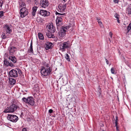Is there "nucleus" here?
Masks as SVG:
<instances>
[{"instance_id":"1","label":"nucleus","mask_w":131,"mask_h":131,"mask_svg":"<svg viewBox=\"0 0 131 131\" xmlns=\"http://www.w3.org/2000/svg\"><path fill=\"white\" fill-rule=\"evenodd\" d=\"M18 106L13 104L9 107H7L4 111L5 113H12L14 112L17 108Z\"/></svg>"},{"instance_id":"2","label":"nucleus","mask_w":131,"mask_h":131,"mask_svg":"<svg viewBox=\"0 0 131 131\" xmlns=\"http://www.w3.org/2000/svg\"><path fill=\"white\" fill-rule=\"evenodd\" d=\"M21 72V70L19 69H13L9 72L10 77L16 78L18 77V73Z\"/></svg>"},{"instance_id":"3","label":"nucleus","mask_w":131,"mask_h":131,"mask_svg":"<svg viewBox=\"0 0 131 131\" xmlns=\"http://www.w3.org/2000/svg\"><path fill=\"white\" fill-rule=\"evenodd\" d=\"M51 71V69H49L47 68H46L43 67H42L41 69V74L43 76H46L50 74Z\"/></svg>"},{"instance_id":"4","label":"nucleus","mask_w":131,"mask_h":131,"mask_svg":"<svg viewBox=\"0 0 131 131\" xmlns=\"http://www.w3.org/2000/svg\"><path fill=\"white\" fill-rule=\"evenodd\" d=\"M19 14H20V17L23 18L28 15V10L25 7H23L20 9Z\"/></svg>"},{"instance_id":"5","label":"nucleus","mask_w":131,"mask_h":131,"mask_svg":"<svg viewBox=\"0 0 131 131\" xmlns=\"http://www.w3.org/2000/svg\"><path fill=\"white\" fill-rule=\"evenodd\" d=\"M60 50L62 51H65L66 49H68L70 48V46L68 43L65 42L61 43L59 45Z\"/></svg>"},{"instance_id":"6","label":"nucleus","mask_w":131,"mask_h":131,"mask_svg":"<svg viewBox=\"0 0 131 131\" xmlns=\"http://www.w3.org/2000/svg\"><path fill=\"white\" fill-rule=\"evenodd\" d=\"M7 118L8 120L13 122H16L18 119L17 116L12 114H8Z\"/></svg>"},{"instance_id":"7","label":"nucleus","mask_w":131,"mask_h":131,"mask_svg":"<svg viewBox=\"0 0 131 131\" xmlns=\"http://www.w3.org/2000/svg\"><path fill=\"white\" fill-rule=\"evenodd\" d=\"M46 28L48 31L54 33L56 30L55 28L52 23H49L47 26Z\"/></svg>"},{"instance_id":"8","label":"nucleus","mask_w":131,"mask_h":131,"mask_svg":"<svg viewBox=\"0 0 131 131\" xmlns=\"http://www.w3.org/2000/svg\"><path fill=\"white\" fill-rule=\"evenodd\" d=\"M49 3L48 0H41L40 5L43 8H46L49 5Z\"/></svg>"},{"instance_id":"9","label":"nucleus","mask_w":131,"mask_h":131,"mask_svg":"<svg viewBox=\"0 0 131 131\" xmlns=\"http://www.w3.org/2000/svg\"><path fill=\"white\" fill-rule=\"evenodd\" d=\"M66 7V4L63 5L60 4L59 5L58 7L57 8V10L59 12L63 13Z\"/></svg>"},{"instance_id":"10","label":"nucleus","mask_w":131,"mask_h":131,"mask_svg":"<svg viewBox=\"0 0 131 131\" xmlns=\"http://www.w3.org/2000/svg\"><path fill=\"white\" fill-rule=\"evenodd\" d=\"M39 13L41 15L44 17L49 16L50 14L49 11L42 9L40 10Z\"/></svg>"},{"instance_id":"11","label":"nucleus","mask_w":131,"mask_h":131,"mask_svg":"<svg viewBox=\"0 0 131 131\" xmlns=\"http://www.w3.org/2000/svg\"><path fill=\"white\" fill-rule=\"evenodd\" d=\"M60 16H58L56 20V22L57 26H60L62 24V19Z\"/></svg>"},{"instance_id":"12","label":"nucleus","mask_w":131,"mask_h":131,"mask_svg":"<svg viewBox=\"0 0 131 131\" xmlns=\"http://www.w3.org/2000/svg\"><path fill=\"white\" fill-rule=\"evenodd\" d=\"M53 46V44L49 41L46 42L45 45V47L46 50L52 48Z\"/></svg>"},{"instance_id":"13","label":"nucleus","mask_w":131,"mask_h":131,"mask_svg":"<svg viewBox=\"0 0 131 131\" xmlns=\"http://www.w3.org/2000/svg\"><path fill=\"white\" fill-rule=\"evenodd\" d=\"M28 103L27 104L28 105H30L32 106L34 105L35 104V101L34 100V99L31 97H28Z\"/></svg>"},{"instance_id":"14","label":"nucleus","mask_w":131,"mask_h":131,"mask_svg":"<svg viewBox=\"0 0 131 131\" xmlns=\"http://www.w3.org/2000/svg\"><path fill=\"white\" fill-rule=\"evenodd\" d=\"M66 30L62 28L59 32V36L61 37H63L65 35Z\"/></svg>"},{"instance_id":"15","label":"nucleus","mask_w":131,"mask_h":131,"mask_svg":"<svg viewBox=\"0 0 131 131\" xmlns=\"http://www.w3.org/2000/svg\"><path fill=\"white\" fill-rule=\"evenodd\" d=\"M16 48L14 47H10L8 48V50L9 51L10 54L12 55L14 53Z\"/></svg>"},{"instance_id":"16","label":"nucleus","mask_w":131,"mask_h":131,"mask_svg":"<svg viewBox=\"0 0 131 131\" xmlns=\"http://www.w3.org/2000/svg\"><path fill=\"white\" fill-rule=\"evenodd\" d=\"M4 63L5 66H9L11 67L14 66V65L11 62L7 61V60L5 59L4 60Z\"/></svg>"},{"instance_id":"17","label":"nucleus","mask_w":131,"mask_h":131,"mask_svg":"<svg viewBox=\"0 0 131 131\" xmlns=\"http://www.w3.org/2000/svg\"><path fill=\"white\" fill-rule=\"evenodd\" d=\"M4 28H5L6 32L7 33L10 34L12 31V30L10 29L8 25H5L4 27Z\"/></svg>"},{"instance_id":"18","label":"nucleus","mask_w":131,"mask_h":131,"mask_svg":"<svg viewBox=\"0 0 131 131\" xmlns=\"http://www.w3.org/2000/svg\"><path fill=\"white\" fill-rule=\"evenodd\" d=\"M9 83L11 85H14L16 83V80L12 78H9Z\"/></svg>"},{"instance_id":"19","label":"nucleus","mask_w":131,"mask_h":131,"mask_svg":"<svg viewBox=\"0 0 131 131\" xmlns=\"http://www.w3.org/2000/svg\"><path fill=\"white\" fill-rule=\"evenodd\" d=\"M9 59L15 63L16 62V59L15 57L13 55L10 56L9 57Z\"/></svg>"},{"instance_id":"20","label":"nucleus","mask_w":131,"mask_h":131,"mask_svg":"<svg viewBox=\"0 0 131 131\" xmlns=\"http://www.w3.org/2000/svg\"><path fill=\"white\" fill-rule=\"evenodd\" d=\"M53 33L52 32L48 31V32L46 33V35L49 38H54V36Z\"/></svg>"},{"instance_id":"21","label":"nucleus","mask_w":131,"mask_h":131,"mask_svg":"<svg viewBox=\"0 0 131 131\" xmlns=\"http://www.w3.org/2000/svg\"><path fill=\"white\" fill-rule=\"evenodd\" d=\"M38 7L36 6H34L32 9V14L33 16H35L36 14V12Z\"/></svg>"},{"instance_id":"22","label":"nucleus","mask_w":131,"mask_h":131,"mask_svg":"<svg viewBox=\"0 0 131 131\" xmlns=\"http://www.w3.org/2000/svg\"><path fill=\"white\" fill-rule=\"evenodd\" d=\"M126 13L129 15H131V4L127 8L126 10Z\"/></svg>"},{"instance_id":"23","label":"nucleus","mask_w":131,"mask_h":131,"mask_svg":"<svg viewBox=\"0 0 131 131\" xmlns=\"http://www.w3.org/2000/svg\"><path fill=\"white\" fill-rule=\"evenodd\" d=\"M32 41H31V43L30 44V49L28 50V51L30 53H33V50L32 49Z\"/></svg>"},{"instance_id":"24","label":"nucleus","mask_w":131,"mask_h":131,"mask_svg":"<svg viewBox=\"0 0 131 131\" xmlns=\"http://www.w3.org/2000/svg\"><path fill=\"white\" fill-rule=\"evenodd\" d=\"M28 97L27 98L25 97H23L22 99V101L23 102H24L26 104H27L28 103Z\"/></svg>"},{"instance_id":"25","label":"nucleus","mask_w":131,"mask_h":131,"mask_svg":"<svg viewBox=\"0 0 131 131\" xmlns=\"http://www.w3.org/2000/svg\"><path fill=\"white\" fill-rule=\"evenodd\" d=\"M43 65L44 66V67H45V68H49V69H50V67L49 66V64L47 63L45 61L43 62Z\"/></svg>"},{"instance_id":"26","label":"nucleus","mask_w":131,"mask_h":131,"mask_svg":"<svg viewBox=\"0 0 131 131\" xmlns=\"http://www.w3.org/2000/svg\"><path fill=\"white\" fill-rule=\"evenodd\" d=\"M131 29V23H130L129 25L127 27V32L126 33L127 35L129 32V31Z\"/></svg>"},{"instance_id":"27","label":"nucleus","mask_w":131,"mask_h":131,"mask_svg":"<svg viewBox=\"0 0 131 131\" xmlns=\"http://www.w3.org/2000/svg\"><path fill=\"white\" fill-rule=\"evenodd\" d=\"M38 36L39 38L41 40L44 39V37L43 35L40 32L38 33Z\"/></svg>"},{"instance_id":"28","label":"nucleus","mask_w":131,"mask_h":131,"mask_svg":"<svg viewBox=\"0 0 131 131\" xmlns=\"http://www.w3.org/2000/svg\"><path fill=\"white\" fill-rule=\"evenodd\" d=\"M65 58L68 61H70V59L69 58V57L68 53H66L65 56Z\"/></svg>"},{"instance_id":"29","label":"nucleus","mask_w":131,"mask_h":131,"mask_svg":"<svg viewBox=\"0 0 131 131\" xmlns=\"http://www.w3.org/2000/svg\"><path fill=\"white\" fill-rule=\"evenodd\" d=\"M19 7L21 8L23 6H26L25 3L23 2H21L19 3Z\"/></svg>"},{"instance_id":"30","label":"nucleus","mask_w":131,"mask_h":131,"mask_svg":"<svg viewBox=\"0 0 131 131\" xmlns=\"http://www.w3.org/2000/svg\"><path fill=\"white\" fill-rule=\"evenodd\" d=\"M111 71L112 73L113 74H115L116 73L115 72V70L114 68H112L111 70Z\"/></svg>"},{"instance_id":"31","label":"nucleus","mask_w":131,"mask_h":131,"mask_svg":"<svg viewBox=\"0 0 131 131\" xmlns=\"http://www.w3.org/2000/svg\"><path fill=\"white\" fill-rule=\"evenodd\" d=\"M118 121V117L117 116H116L115 117V126H116L117 125V122Z\"/></svg>"},{"instance_id":"32","label":"nucleus","mask_w":131,"mask_h":131,"mask_svg":"<svg viewBox=\"0 0 131 131\" xmlns=\"http://www.w3.org/2000/svg\"><path fill=\"white\" fill-rule=\"evenodd\" d=\"M4 0H0V9L2 8V6L3 4Z\"/></svg>"},{"instance_id":"33","label":"nucleus","mask_w":131,"mask_h":131,"mask_svg":"<svg viewBox=\"0 0 131 131\" xmlns=\"http://www.w3.org/2000/svg\"><path fill=\"white\" fill-rule=\"evenodd\" d=\"M4 13L5 12L3 11H0V18H1L4 15Z\"/></svg>"},{"instance_id":"34","label":"nucleus","mask_w":131,"mask_h":131,"mask_svg":"<svg viewBox=\"0 0 131 131\" xmlns=\"http://www.w3.org/2000/svg\"><path fill=\"white\" fill-rule=\"evenodd\" d=\"M56 15H66L65 13H63V14H61V13H59L56 11Z\"/></svg>"},{"instance_id":"35","label":"nucleus","mask_w":131,"mask_h":131,"mask_svg":"<svg viewBox=\"0 0 131 131\" xmlns=\"http://www.w3.org/2000/svg\"><path fill=\"white\" fill-rule=\"evenodd\" d=\"M97 22H98L99 24L100 25V26L101 27H102L103 26L102 22L100 21V20H98L97 21Z\"/></svg>"},{"instance_id":"36","label":"nucleus","mask_w":131,"mask_h":131,"mask_svg":"<svg viewBox=\"0 0 131 131\" xmlns=\"http://www.w3.org/2000/svg\"><path fill=\"white\" fill-rule=\"evenodd\" d=\"M119 15L117 13L115 14L114 15V16L117 19H118L119 18Z\"/></svg>"},{"instance_id":"37","label":"nucleus","mask_w":131,"mask_h":131,"mask_svg":"<svg viewBox=\"0 0 131 131\" xmlns=\"http://www.w3.org/2000/svg\"><path fill=\"white\" fill-rule=\"evenodd\" d=\"M99 90H98V92H99V96H100V95L101 94V89L100 88V87H99Z\"/></svg>"},{"instance_id":"38","label":"nucleus","mask_w":131,"mask_h":131,"mask_svg":"<svg viewBox=\"0 0 131 131\" xmlns=\"http://www.w3.org/2000/svg\"><path fill=\"white\" fill-rule=\"evenodd\" d=\"M34 2L35 3V4L36 5H37L39 3V2L38 0H35Z\"/></svg>"},{"instance_id":"39","label":"nucleus","mask_w":131,"mask_h":131,"mask_svg":"<svg viewBox=\"0 0 131 131\" xmlns=\"http://www.w3.org/2000/svg\"><path fill=\"white\" fill-rule=\"evenodd\" d=\"M69 26H66L65 27H63V26L62 27V28H63V29H64L65 30L66 29H67L69 28Z\"/></svg>"},{"instance_id":"40","label":"nucleus","mask_w":131,"mask_h":131,"mask_svg":"<svg viewBox=\"0 0 131 131\" xmlns=\"http://www.w3.org/2000/svg\"><path fill=\"white\" fill-rule=\"evenodd\" d=\"M53 112V110L52 109H50L49 110V111H48L49 113H50V114L52 113Z\"/></svg>"},{"instance_id":"41","label":"nucleus","mask_w":131,"mask_h":131,"mask_svg":"<svg viewBox=\"0 0 131 131\" xmlns=\"http://www.w3.org/2000/svg\"><path fill=\"white\" fill-rule=\"evenodd\" d=\"M109 35L111 38H112V34L111 32H109Z\"/></svg>"},{"instance_id":"42","label":"nucleus","mask_w":131,"mask_h":131,"mask_svg":"<svg viewBox=\"0 0 131 131\" xmlns=\"http://www.w3.org/2000/svg\"><path fill=\"white\" fill-rule=\"evenodd\" d=\"M114 2L115 3H118V0H114Z\"/></svg>"},{"instance_id":"43","label":"nucleus","mask_w":131,"mask_h":131,"mask_svg":"<svg viewBox=\"0 0 131 131\" xmlns=\"http://www.w3.org/2000/svg\"><path fill=\"white\" fill-rule=\"evenodd\" d=\"M105 61H106V62L107 63V64H109V62L108 61V60L106 58H105Z\"/></svg>"},{"instance_id":"44","label":"nucleus","mask_w":131,"mask_h":131,"mask_svg":"<svg viewBox=\"0 0 131 131\" xmlns=\"http://www.w3.org/2000/svg\"><path fill=\"white\" fill-rule=\"evenodd\" d=\"M115 126L116 127L117 131H119V130L118 129V127L117 125L116 126Z\"/></svg>"},{"instance_id":"45","label":"nucleus","mask_w":131,"mask_h":131,"mask_svg":"<svg viewBox=\"0 0 131 131\" xmlns=\"http://www.w3.org/2000/svg\"><path fill=\"white\" fill-rule=\"evenodd\" d=\"M2 38L3 39H5V38H6V36H5V35H3Z\"/></svg>"},{"instance_id":"46","label":"nucleus","mask_w":131,"mask_h":131,"mask_svg":"<svg viewBox=\"0 0 131 131\" xmlns=\"http://www.w3.org/2000/svg\"><path fill=\"white\" fill-rule=\"evenodd\" d=\"M22 131H27V129L25 128H23L22 130Z\"/></svg>"},{"instance_id":"47","label":"nucleus","mask_w":131,"mask_h":131,"mask_svg":"<svg viewBox=\"0 0 131 131\" xmlns=\"http://www.w3.org/2000/svg\"><path fill=\"white\" fill-rule=\"evenodd\" d=\"M96 20L98 21V20H100V18H99L98 17H96Z\"/></svg>"},{"instance_id":"48","label":"nucleus","mask_w":131,"mask_h":131,"mask_svg":"<svg viewBox=\"0 0 131 131\" xmlns=\"http://www.w3.org/2000/svg\"><path fill=\"white\" fill-rule=\"evenodd\" d=\"M117 21L118 23H120V20H119V18L118 19H117Z\"/></svg>"},{"instance_id":"49","label":"nucleus","mask_w":131,"mask_h":131,"mask_svg":"<svg viewBox=\"0 0 131 131\" xmlns=\"http://www.w3.org/2000/svg\"><path fill=\"white\" fill-rule=\"evenodd\" d=\"M127 2H126L125 3H124V6H126V5H127Z\"/></svg>"},{"instance_id":"50","label":"nucleus","mask_w":131,"mask_h":131,"mask_svg":"<svg viewBox=\"0 0 131 131\" xmlns=\"http://www.w3.org/2000/svg\"><path fill=\"white\" fill-rule=\"evenodd\" d=\"M67 0H63V1L64 2H65Z\"/></svg>"},{"instance_id":"51","label":"nucleus","mask_w":131,"mask_h":131,"mask_svg":"<svg viewBox=\"0 0 131 131\" xmlns=\"http://www.w3.org/2000/svg\"><path fill=\"white\" fill-rule=\"evenodd\" d=\"M102 131H104V130H102Z\"/></svg>"},{"instance_id":"52","label":"nucleus","mask_w":131,"mask_h":131,"mask_svg":"<svg viewBox=\"0 0 131 131\" xmlns=\"http://www.w3.org/2000/svg\"><path fill=\"white\" fill-rule=\"evenodd\" d=\"M55 40V41H57V39H56V40Z\"/></svg>"},{"instance_id":"53","label":"nucleus","mask_w":131,"mask_h":131,"mask_svg":"<svg viewBox=\"0 0 131 131\" xmlns=\"http://www.w3.org/2000/svg\"><path fill=\"white\" fill-rule=\"evenodd\" d=\"M72 30H73V29H72V30H71V31H73Z\"/></svg>"}]
</instances>
